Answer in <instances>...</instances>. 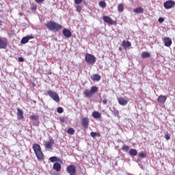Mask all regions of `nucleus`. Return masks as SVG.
<instances>
[{
	"instance_id": "nucleus-1",
	"label": "nucleus",
	"mask_w": 175,
	"mask_h": 175,
	"mask_svg": "<svg viewBox=\"0 0 175 175\" xmlns=\"http://www.w3.org/2000/svg\"><path fill=\"white\" fill-rule=\"evenodd\" d=\"M45 26L49 29V31H53V32H58V31L62 29V25L57 23L54 21H48Z\"/></svg>"
},
{
	"instance_id": "nucleus-2",
	"label": "nucleus",
	"mask_w": 175,
	"mask_h": 175,
	"mask_svg": "<svg viewBox=\"0 0 175 175\" xmlns=\"http://www.w3.org/2000/svg\"><path fill=\"white\" fill-rule=\"evenodd\" d=\"M33 150L38 158L40 161L43 159L44 155L43 154V152H42V148H40V145L38 144H33Z\"/></svg>"
},
{
	"instance_id": "nucleus-3",
	"label": "nucleus",
	"mask_w": 175,
	"mask_h": 175,
	"mask_svg": "<svg viewBox=\"0 0 175 175\" xmlns=\"http://www.w3.org/2000/svg\"><path fill=\"white\" fill-rule=\"evenodd\" d=\"M96 92H98V87L92 86L90 90H85L83 91V94L86 98H91V96H92L94 94H96Z\"/></svg>"
},
{
	"instance_id": "nucleus-4",
	"label": "nucleus",
	"mask_w": 175,
	"mask_h": 175,
	"mask_svg": "<svg viewBox=\"0 0 175 175\" xmlns=\"http://www.w3.org/2000/svg\"><path fill=\"white\" fill-rule=\"evenodd\" d=\"M85 61L90 65H94L96 62V57L91 53H86L85 55Z\"/></svg>"
},
{
	"instance_id": "nucleus-5",
	"label": "nucleus",
	"mask_w": 175,
	"mask_h": 175,
	"mask_svg": "<svg viewBox=\"0 0 175 175\" xmlns=\"http://www.w3.org/2000/svg\"><path fill=\"white\" fill-rule=\"evenodd\" d=\"M48 95L51 98V99L54 100L55 102H59V96L58 94L53 90H49L47 92Z\"/></svg>"
},
{
	"instance_id": "nucleus-6",
	"label": "nucleus",
	"mask_w": 175,
	"mask_h": 175,
	"mask_svg": "<svg viewBox=\"0 0 175 175\" xmlns=\"http://www.w3.org/2000/svg\"><path fill=\"white\" fill-rule=\"evenodd\" d=\"M81 124L84 129H88L90 125V119L88 117H83L81 119Z\"/></svg>"
},
{
	"instance_id": "nucleus-7",
	"label": "nucleus",
	"mask_w": 175,
	"mask_h": 175,
	"mask_svg": "<svg viewBox=\"0 0 175 175\" xmlns=\"http://www.w3.org/2000/svg\"><path fill=\"white\" fill-rule=\"evenodd\" d=\"M44 147L46 150H52L53 146H54V139H50L48 142H44Z\"/></svg>"
},
{
	"instance_id": "nucleus-8",
	"label": "nucleus",
	"mask_w": 175,
	"mask_h": 175,
	"mask_svg": "<svg viewBox=\"0 0 175 175\" xmlns=\"http://www.w3.org/2000/svg\"><path fill=\"white\" fill-rule=\"evenodd\" d=\"M118 101L119 105H120L121 106H126V105H128V103L129 102V100L120 96L118 98Z\"/></svg>"
},
{
	"instance_id": "nucleus-9",
	"label": "nucleus",
	"mask_w": 175,
	"mask_h": 175,
	"mask_svg": "<svg viewBox=\"0 0 175 175\" xmlns=\"http://www.w3.org/2000/svg\"><path fill=\"white\" fill-rule=\"evenodd\" d=\"M174 5H175L174 1H173L172 0H169L164 3L163 6H164L165 9H172V8H173V6H174Z\"/></svg>"
},
{
	"instance_id": "nucleus-10",
	"label": "nucleus",
	"mask_w": 175,
	"mask_h": 175,
	"mask_svg": "<svg viewBox=\"0 0 175 175\" xmlns=\"http://www.w3.org/2000/svg\"><path fill=\"white\" fill-rule=\"evenodd\" d=\"M8 47V40L0 37V49H6Z\"/></svg>"
},
{
	"instance_id": "nucleus-11",
	"label": "nucleus",
	"mask_w": 175,
	"mask_h": 175,
	"mask_svg": "<svg viewBox=\"0 0 175 175\" xmlns=\"http://www.w3.org/2000/svg\"><path fill=\"white\" fill-rule=\"evenodd\" d=\"M163 40L166 47H170L172 46V38L169 37H165L163 38Z\"/></svg>"
},
{
	"instance_id": "nucleus-12",
	"label": "nucleus",
	"mask_w": 175,
	"mask_h": 175,
	"mask_svg": "<svg viewBox=\"0 0 175 175\" xmlns=\"http://www.w3.org/2000/svg\"><path fill=\"white\" fill-rule=\"evenodd\" d=\"M31 39H33V36H27L23 37L21 41V43L22 44H25V43H28V42H29Z\"/></svg>"
},
{
	"instance_id": "nucleus-13",
	"label": "nucleus",
	"mask_w": 175,
	"mask_h": 175,
	"mask_svg": "<svg viewBox=\"0 0 175 175\" xmlns=\"http://www.w3.org/2000/svg\"><path fill=\"white\" fill-rule=\"evenodd\" d=\"M103 19L105 23H107L110 25H113V24H114V21H113V19H111V18H110L109 16H103Z\"/></svg>"
},
{
	"instance_id": "nucleus-14",
	"label": "nucleus",
	"mask_w": 175,
	"mask_h": 175,
	"mask_svg": "<svg viewBox=\"0 0 175 175\" xmlns=\"http://www.w3.org/2000/svg\"><path fill=\"white\" fill-rule=\"evenodd\" d=\"M167 99V96L160 95L157 98V102L158 103L163 104L165 103V102H166Z\"/></svg>"
},
{
	"instance_id": "nucleus-15",
	"label": "nucleus",
	"mask_w": 175,
	"mask_h": 175,
	"mask_svg": "<svg viewBox=\"0 0 175 175\" xmlns=\"http://www.w3.org/2000/svg\"><path fill=\"white\" fill-rule=\"evenodd\" d=\"M17 117L18 120H23L24 119V111L20 108L17 109Z\"/></svg>"
},
{
	"instance_id": "nucleus-16",
	"label": "nucleus",
	"mask_w": 175,
	"mask_h": 175,
	"mask_svg": "<svg viewBox=\"0 0 175 175\" xmlns=\"http://www.w3.org/2000/svg\"><path fill=\"white\" fill-rule=\"evenodd\" d=\"M63 35H64L66 38H70L72 36V32L68 29H64Z\"/></svg>"
},
{
	"instance_id": "nucleus-17",
	"label": "nucleus",
	"mask_w": 175,
	"mask_h": 175,
	"mask_svg": "<svg viewBox=\"0 0 175 175\" xmlns=\"http://www.w3.org/2000/svg\"><path fill=\"white\" fill-rule=\"evenodd\" d=\"M49 161L54 163V162H59V163H62V160L57 157H51L49 158Z\"/></svg>"
},
{
	"instance_id": "nucleus-18",
	"label": "nucleus",
	"mask_w": 175,
	"mask_h": 175,
	"mask_svg": "<svg viewBox=\"0 0 175 175\" xmlns=\"http://www.w3.org/2000/svg\"><path fill=\"white\" fill-rule=\"evenodd\" d=\"M53 170H55V172H59L62 169L61 164H59V163H55L53 164Z\"/></svg>"
},
{
	"instance_id": "nucleus-19",
	"label": "nucleus",
	"mask_w": 175,
	"mask_h": 175,
	"mask_svg": "<svg viewBox=\"0 0 175 175\" xmlns=\"http://www.w3.org/2000/svg\"><path fill=\"white\" fill-rule=\"evenodd\" d=\"M122 46V47H124V49H126L127 47H131V46H132V44L129 41L123 40Z\"/></svg>"
},
{
	"instance_id": "nucleus-20",
	"label": "nucleus",
	"mask_w": 175,
	"mask_h": 175,
	"mask_svg": "<svg viewBox=\"0 0 175 175\" xmlns=\"http://www.w3.org/2000/svg\"><path fill=\"white\" fill-rule=\"evenodd\" d=\"M101 77L100 75L95 74L93 76L91 77V79L93 81H99V80H100Z\"/></svg>"
},
{
	"instance_id": "nucleus-21",
	"label": "nucleus",
	"mask_w": 175,
	"mask_h": 175,
	"mask_svg": "<svg viewBox=\"0 0 175 175\" xmlns=\"http://www.w3.org/2000/svg\"><path fill=\"white\" fill-rule=\"evenodd\" d=\"M151 54L149 52L144 51L142 53V58H150Z\"/></svg>"
},
{
	"instance_id": "nucleus-22",
	"label": "nucleus",
	"mask_w": 175,
	"mask_h": 175,
	"mask_svg": "<svg viewBox=\"0 0 175 175\" xmlns=\"http://www.w3.org/2000/svg\"><path fill=\"white\" fill-rule=\"evenodd\" d=\"M134 13L140 14L144 13V10L142 7H138L133 10Z\"/></svg>"
},
{
	"instance_id": "nucleus-23",
	"label": "nucleus",
	"mask_w": 175,
	"mask_h": 175,
	"mask_svg": "<svg viewBox=\"0 0 175 175\" xmlns=\"http://www.w3.org/2000/svg\"><path fill=\"white\" fill-rule=\"evenodd\" d=\"M92 117H94V118H100V117H102V115L98 111H94L92 113Z\"/></svg>"
},
{
	"instance_id": "nucleus-24",
	"label": "nucleus",
	"mask_w": 175,
	"mask_h": 175,
	"mask_svg": "<svg viewBox=\"0 0 175 175\" xmlns=\"http://www.w3.org/2000/svg\"><path fill=\"white\" fill-rule=\"evenodd\" d=\"M129 154L131 157H136V155H137V150H136V149H131L129 150Z\"/></svg>"
},
{
	"instance_id": "nucleus-25",
	"label": "nucleus",
	"mask_w": 175,
	"mask_h": 175,
	"mask_svg": "<svg viewBox=\"0 0 175 175\" xmlns=\"http://www.w3.org/2000/svg\"><path fill=\"white\" fill-rule=\"evenodd\" d=\"M118 12H120V13L124 12V4L120 3L118 5Z\"/></svg>"
},
{
	"instance_id": "nucleus-26",
	"label": "nucleus",
	"mask_w": 175,
	"mask_h": 175,
	"mask_svg": "<svg viewBox=\"0 0 175 175\" xmlns=\"http://www.w3.org/2000/svg\"><path fill=\"white\" fill-rule=\"evenodd\" d=\"M32 121H38L39 120V116L38 115H32L29 117Z\"/></svg>"
},
{
	"instance_id": "nucleus-27",
	"label": "nucleus",
	"mask_w": 175,
	"mask_h": 175,
	"mask_svg": "<svg viewBox=\"0 0 175 175\" xmlns=\"http://www.w3.org/2000/svg\"><path fill=\"white\" fill-rule=\"evenodd\" d=\"M90 136H92V137H96V136L99 137V136H100V133L92 131L90 133Z\"/></svg>"
},
{
	"instance_id": "nucleus-28",
	"label": "nucleus",
	"mask_w": 175,
	"mask_h": 175,
	"mask_svg": "<svg viewBox=\"0 0 175 175\" xmlns=\"http://www.w3.org/2000/svg\"><path fill=\"white\" fill-rule=\"evenodd\" d=\"M67 133L68 135H75V129H73L72 127L68 128L67 130Z\"/></svg>"
},
{
	"instance_id": "nucleus-29",
	"label": "nucleus",
	"mask_w": 175,
	"mask_h": 175,
	"mask_svg": "<svg viewBox=\"0 0 175 175\" xmlns=\"http://www.w3.org/2000/svg\"><path fill=\"white\" fill-rule=\"evenodd\" d=\"M98 5L100 8H106V2H105L104 1H101L98 3Z\"/></svg>"
},
{
	"instance_id": "nucleus-30",
	"label": "nucleus",
	"mask_w": 175,
	"mask_h": 175,
	"mask_svg": "<svg viewBox=\"0 0 175 175\" xmlns=\"http://www.w3.org/2000/svg\"><path fill=\"white\" fill-rule=\"evenodd\" d=\"M129 146H126V145H123L122 148V150L123 151H126V152H128L129 151Z\"/></svg>"
},
{
	"instance_id": "nucleus-31",
	"label": "nucleus",
	"mask_w": 175,
	"mask_h": 175,
	"mask_svg": "<svg viewBox=\"0 0 175 175\" xmlns=\"http://www.w3.org/2000/svg\"><path fill=\"white\" fill-rule=\"evenodd\" d=\"M112 113L115 117H118L120 116V112H118V110H116V109L113 110L112 111Z\"/></svg>"
},
{
	"instance_id": "nucleus-32",
	"label": "nucleus",
	"mask_w": 175,
	"mask_h": 175,
	"mask_svg": "<svg viewBox=\"0 0 175 175\" xmlns=\"http://www.w3.org/2000/svg\"><path fill=\"white\" fill-rule=\"evenodd\" d=\"M82 9H83V7L81 5H78L76 6V10H77V12H78V13H80L81 12Z\"/></svg>"
},
{
	"instance_id": "nucleus-33",
	"label": "nucleus",
	"mask_w": 175,
	"mask_h": 175,
	"mask_svg": "<svg viewBox=\"0 0 175 175\" xmlns=\"http://www.w3.org/2000/svg\"><path fill=\"white\" fill-rule=\"evenodd\" d=\"M138 157H139V158H146V153H144L143 152H140L138 154Z\"/></svg>"
},
{
	"instance_id": "nucleus-34",
	"label": "nucleus",
	"mask_w": 175,
	"mask_h": 175,
	"mask_svg": "<svg viewBox=\"0 0 175 175\" xmlns=\"http://www.w3.org/2000/svg\"><path fill=\"white\" fill-rule=\"evenodd\" d=\"M57 113L59 114H62V113H64V108L59 107L57 108Z\"/></svg>"
},
{
	"instance_id": "nucleus-35",
	"label": "nucleus",
	"mask_w": 175,
	"mask_h": 175,
	"mask_svg": "<svg viewBox=\"0 0 175 175\" xmlns=\"http://www.w3.org/2000/svg\"><path fill=\"white\" fill-rule=\"evenodd\" d=\"M83 2V0H75V5H80Z\"/></svg>"
},
{
	"instance_id": "nucleus-36",
	"label": "nucleus",
	"mask_w": 175,
	"mask_h": 175,
	"mask_svg": "<svg viewBox=\"0 0 175 175\" xmlns=\"http://www.w3.org/2000/svg\"><path fill=\"white\" fill-rule=\"evenodd\" d=\"M59 121L60 122H65V121H66V119L64 117H61L59 118Z\"/></svg>"
},
{
	"instance_id": "nucleus-37",
	"label": "nucleus",
	"mask_w": 175,
	"mask_h": 175,
	"mask_svg": "<svg viewBox=\"0 0 175 175\" xmlns=\"http://www.w3.org/2000/svg\"><path fill=\"white\" fill-rule=\"evenodd\" d=\"M165 137L166 140H170V135L167 133L165 135Z\"/></svg>"
},
{
	"instance_id": "nucleus-38",
	"label": "nucleus",
	"mask_w": 175,
	"mask_h": 175,
	"mask_svg": "<svg viewBox=\"0 0 175 175\" xmlns=\"http://www.w3.org/2000/svg\"><path fill=\"white\" fill-rule=\"evenodd\" d=\"M36 9H37L36 5H33L31 6V10H36Z\"/></svg>"
},
{
	"instance_id": "nucleus-39",
	"label": "nucleus",
	"mask_w": 175,
	"mask_h": 175,
	"mask_svg": "<svg viewBox=\"0 0 175 175\" xmlns=\"http://www.w3.org/2000/svg\"><path fill=\"white\" fill-rule=\"evenodd\" d=\"M163 21H165V19L163 18H159V23H163Z\"/></svg>"
},
{
	"instance_id": "nucleus-40",
	"label": "nucleus",
	"mask_w": 175,
	"mask_h": 175,
	"mask_svg": "<svg viewBox=\"0 0 175 175\" xmlns=\"http://www.w3.org/2000/svg\"><path fill=\"white\" fill-rule=\"evenodd\" d=\"M37 3H42V2H44V0H35Z\"/></svg>"
},
{
	"instance_id": "nucleus-41",
	"label": "nucleus",
	"mask_w": 175,
	"mask_h": 175,
	"mask_svg": "<svg viewBox=\"0 0 175 175\" xmlns=\"http://www.w3.org/2000/svg\"><path fill=\"white\" fill-rule=\"evenodd\" d=\"M18 61H19V62H24V58L23 57H19Z\"/></svg>"
},
{
	"instance_id": "nucleus-42",
	"label": "nucleus",
	"mask_w": 175,
	"mask_h": 175,
	"mask_svg": "<svg viewBox=\"0 0 175 175\" xmlns=\"http://www.w3.org/2000/svg\"><path fill=\"white\" fill-rule=\"evenodd\" d=\"M103 105H106V103H107V99H104L103 100Z\"/></svg>"
},
{
	"instance_id": "nucleus-43",
	"label": "nucleus",
	"mask_w": 175,
	"mask_h": 175,
	"mask_svg": "<svg viewBox=\"0 0 175 175\" xmlns=\"http://www.w3.org/2000/svg\"><path fill=\"white\" fill-rule=\"evenodd\" d=\"M2 23H3L2 21H0V27L2 25Z\"/></svg>"
},
{
	"instance_id": "nucleus-44",
	"label": "nucleus",
	"mask_w": 175,
	"mask_h": 175,
	"mask_svg": "<svg viewBox=\"0 0 175 175\" xmlns=\"http://www.w3.org/2000/svg\"><path fill=\"white\" fill-rule=\"evenodd\" d=\"M119 50H120V51H122V48L120 47Z\"/></svg>"
}]
</instances>
